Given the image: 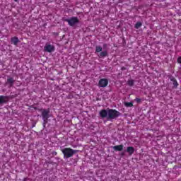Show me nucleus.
Masks as SVG:
<instances>
[{
	"instance_id": "nucleus-9",
	"label": "nucleus",
	"mask_w": 181,
	"mask_h": 181,
	"mask_svg": "<svg viewBox=\"0 0 181 181\" xmlns=\"http://www.w3.org/2000/svg\"><path fill=\"white\" fill-rule=\"evenodd\" d=\"M6 84L9 86L10 88L13 87V84H15V79L12 77L8 78Z\"/></svg>"
},
{
	"instance_id": "nucleus-10",
	"label": "nucleus",
	"mask_w": 181,
	"mask_h": 181,
	"mask_svg": "<svg viewBox=\"0 0 181 181\" xmlns=\"http://www.w3.org/2000/svg\"><path fill=\"white\" fill-rule=\"evenodd\" d=\"M126 152L129 153V156H132V155H134V153L135 152V148H134L133 146H128L127 148Z\"/></svg>"
},
{
	"instance_id": "nucleus-17",
	"label": "nucleus",
	"mask_w": 181,
	"mask_h": 181,
	"mask_svg": "<svg viewBox=\"0 0 181 181\" xmlns=\"http://www.w3.org/2000/svg\"><path fill=\"white\" fill-rule=\"evenodd\" d=\"M134 83H135V81L132 79L127 81V84L128 86H129V87H132Z\"/></svg>"
},
{
	"instance_id": "nucleus-13",
	"label": "nucleus",
	"mask_w": 181,
	"mask_h": 181,
	"mask_svg": "<svg viewBox=\"0 0 181 181\" xmlns=\"http://www.w3.org/2000/svg\"><path fill=\"white\" fill-rule=\"evenodd\" d=\"M113 149L114 151H115L116 152H121V151H122V149H124V145L120 144V145H117L113 146Z\"/></svg>"
},
{
	"instance_id": "nucleus-22",
	"label": "nucleus",
	"mask_w": 181,
	"mask_h": 181,
	"mask_svg": "<svg viewBox=\"0 0 181 181\" xmlns=\"http://www.w3.org/2000/svg\"><path fill=\"white\" fill-rule=\"evenodd\" d=\"M107 44H103V47L104 48L107 47Z\"/></svg>"
},
{
	"instance_id": "nucleus-6",
	"label": "nucleus",
	"mask_w": 181,
	"mask_h": 181,
	"mask_svg": "<svg viewBox=\"0 0 181 181\" xmlns=\"http://www.w3.org/2000/svg\"><path fill=\"white\" fill-rule=\"evenodd\" d=\"M45 52H47L48 53H52L54 52L55 47L54 45H52L50 44H46L44 47Z\"/></svg>"
},
{
	"instance_id": "nucleus-8",
	"label": "nucleus",
	"mask_w": 181,
	"mask_h": 181,
	"mask_svg": "<svg viewBox=\"0 0 181 181\" xmlns=\"http://www.w3.org/2000/svg\"><path fill=\"white\" fill-rule=\"evenodd\" d=\"M169 78H170V81L173 82V85L174 88H177V87L179 86V83H177V80H176V78L170 76L169 77Z\"/></svg>"
},
{
	"instance_id": "nucleus-15",
	"label": "nucleus",
	"mask_w": 181,
	"mask_h": 181,
	"mask_svg": "<svg viewBox=\"0 0 181 181\" xmlns=\"http://www.w3.org/2000/svg\"><path fill=\"white\" fill-rule=\"evenodd\" d=\"M124 105L125 107L131 108V107H134V103H132V102H126L124 103Z\"/></svg>"
},
{
	"instance_id": "nucleus-21",
	"label": "nucleus",
	"mask_w": 181,
	"mask_h": 181,
	"mask_svg": "<svg viewBox=\"0 0 181 181\" xmlns=\"http://www.w3.org/2000/svg\"><path fill=\"white\" fill-rule=\"evenodd\" d=\"M52 155H53L54 156H57V152L52 151Z\"/></svg>"
},
{
	"instance_id": "nucleus-19",
	"label": "nucleus",
	"mask_w": 181,
	"mask_h": 181,
	"mask_svg": "<svg viewBox=\"0 0 181 181\" xmlns=\"http://www.w3.org/2000/svg\"><path fill=\"white\" fill-rule=\"evenodd\" d=\"M134 101H136V103L139 104V103H142V99L136 98V99H134Z\"/></svg>"
},
{
	"instance_id": "nucleus-7",
	"label": "nucleus",
	"mask_w": 181,
	"mask_h": 181,
	"mask_svg": "<svg viewBox=\"0 0 181 181\" xmlns=\"http://www.w3.org/2000/svg\"><path fill=\"white\" fill-rule=\"evenodd\" d=\"M8 101H9V96L0 95V106L7 104Z\"/></svg>"
},
{
	"instance_id": "nucleus-1",
	"label": "nucleus",
	"mask_w": 181,
	"mask_h": 181,
	"mask_svg": "<svg viewBox=\"0 0 181 181\" xmlns=\"http://www.w3.org/2000/svg\"><path fill=\"white\" fill-rule=\"evenodd\" d=\"M62 152L64 155V159H69V158H71L73 156L76 155L78 151L71 148H64L62 150Z\"/></svg>"
},
{
	"instance_id": "nucleus-16",
	"label": "nucleus",
	"mask_w": 181,
	"mask_h": 181,
	"mask_svg": "<svg viewBox=\"0 0 181 181\" xmlns=\"http://www.w3.org/2000/svg\"><path fill=\"white\" fill-rule=\"evenodd\" d=\"M103 52V47L101 46H96L95 47V53H100Z\"/></svg>"
},
{
	"instance_id": "nucleus-3",
	"label": "nucleus",
	"mask_w": 181,
	"mask_h": 181,
	"mask_svg": "<svg viewBox=\"0 0 181 181\" xmlns=\"http://www.w3.org/2000/svg\"><path fill=\"white\" fill-rule=\"evenodd\" d=\"M121 112L115 109H108L107 110V119H115L120 117Z\"/></svg>"
},
{
	"instance_id": "nucleus-4",
	"label": "nucleus",
	"mask_w": 181,
	"mask_h": 181,
	"mask_svg": "<svg viewBox=\"0 0 181 181\" xmlns=\"http://www.w3.org/2000/svg\"><path fill=\"white\" fill-rule=\"evenodd\" d=\"M65 22H67L69 26L73 27V26H76V25H77V23L80 22V21L77 17H71V18L66 19Z\"/></svg>"
},
{
	"instance_id": "nucleus-14",
	"label": "nucleus",
	"mask_w": 181,
	"mask_h": 181,
	"mask_svg": "<svg viewBox=\"0 0 181 181\" xmlns=\"http://www.w3.org/2000/svg\"><path fill=\"white\" fill-rule=\"evenodd\" d=\"M108 56V52L107 50L103 51L98 55V57H107Z\"/></svg>"
},
{
	"instance_id": "nucleus-20",
	"label": "nucleus",
	"mask_w": 181,
	"mask_h": 181,
	"mask_svg": "<svg viewBox=\"0 0 181 181\" xmlns=\"http://www.w3.org/2000/svg\"><path fill=\"white\" fill-rule=\"evenodd\" d=\"M177 63H179L180 64H181V57H179L177 58Z\"/></svg>"
},
{
	"instance_id": "nucleus-23",
	"label": "nucleus",
	"mask_w": 181,
	"mask_h": 181,
	"mask_svg": "<svg viewBox=\"0 0 181 181\" xmlns=\"http://www.w3.org/2000/svg\"><path fill=\"white\" fill-rule=\"evenodd\" d=\"M122 156H124V153H122Z\"/></svg>"
},
{
	"instance_id": "nucleus-24",
	"label": "nucleus",
	"mask_w": 181,
	"mask_h": 181,
	"mask_svg": "<svg viewBox=\"0 0 181 181\" xmlns=\"http://www.w3.org/2000/svg\"><path fill=\"white\" fill-rule=\"evenodd\" d=\"M16 2H18V0H16Z\"/></svg>"
},
{
	"instance_id": "nucleus-12",
	"label": "nucleus",
	"mask_w": 181,
	"mask_h": 181,
	"mask_svg": "<svg viewBox=\"0 0 181 181\" xmlns=\"http://www.w3.org/2000/svg\"><path fill=\"white\" fill-rule=\"evenodd\" d=\"M11 45H14V46H18V43H19V38L18 37H12L11 39Z\"/></svg>"
},
{
	"instance_id": "nucleus-5",
	"label": "nucleus",
	"mask_w": 181,
	"mask_h": 181,
	"mask_svg": "<svg viewBox=\"0 0 181 181\" xmlns=\"http://www.w3.org/2000/svg\"><path fill=\"white\" fill-rule=\"evenodd\" d=\"M108 86V79L107 78H101L99 80V82L98 83V87H101L103 88L107 87Z\"/></svg>"
},
{
	"instance_id": "nucleus-2",
	"label": "nucleus",
	"mask_w": 181,
	"mask_h": 181,
	"mask_svg": "<svg viewBox=\"0 0 181 181\" xmlns=\"http://www.w3.org/2000/svg\"><path fill=\"white\" fill-rule=\"evenodd\" d=\"M40 112L43 120L42 125L45 128V127H46V124L49 122V118H50V109H41Z\"/></svg>"
},
{
	"instance_id": "nucleus-18",
	"label": "nucleus",
	"mask_w": 181,
	"mask_h": 181,
	"mask_svg": "<svg viewBox=\"0 0 181 181\" xmlns=\"http://www.w3.org/2000/svg\"><path fill=\"white\" fill-rule=\"evenodd\" d=\"M141 26H142V23L141 22H137L135 25L134 28L135 29H139V28H141Z\"/></svg>"
},
{
	"instance_id": "nucleus-11",
	"label": "nucleus",
	"mask_w": 181,
	"mask_h": 181,
	"mask_svg": "<svg viewBox=\"0 0 181 181\" xmlns=\"http://www.w3.org/2000/svg\"><path fill=\"white\" fill-rule=\"evenodd\" d=\"M100 117H101V118H106V117H108V111H107L105 109L100 110Z\"/></svg>"
}]
</instances>
